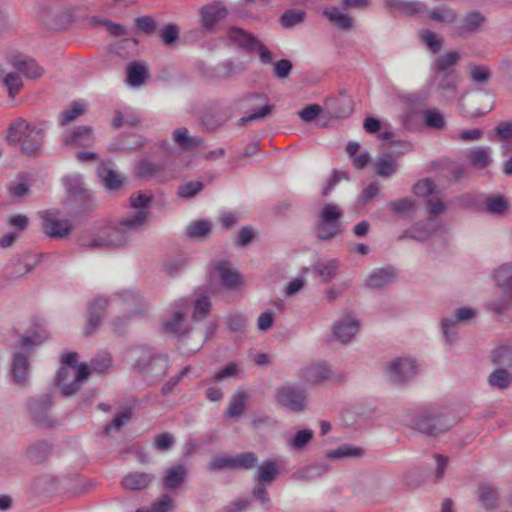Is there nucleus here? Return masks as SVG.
<instances>
[{"label":"nucleus","instance_id":"4468645a","mask_svg":"<svg viewBox=\"0 0 512 512\" xmlns=\"http://www.w3.org/2000/svg\"><path fill=\"white\" fill-rule=\"evenodd\" d=\"M299 377L309 384L317 385L333 379L334 373L326 362L320 361L303 366L299 370Z\"/></svg>","mask_w":512,"mask_h":512},{"label":"nucleus","instance_id":"338daca9","mask_svg":"<svg viewBox=\"0 0 512 512\" xmlns=\"http://www.w3.org/2000/svg\"><path fill=\"white\" fill-rule=\"evenodd\" d=\"M492 361L499 365H512V350L509 347H499L492 353Z\"/></svg>","mask_w":512,"mask_h":512},{"label":"nucleus","instance_id":"bf43d9fd","mask_svg":"<svg viewBox=\"0 0 512 512\" xmlns=\"http://www.w3.org/2000/svg\"><path fill=\"white\" fill-rule=\"evenodd\" d=\"M416 202L412 198H400L389 203V207L397 214L405 215L415 209Z\"/></svg>","mask_w":512,"mask_h":512},{"label":"nucleus","instance_id":"603ef678","mask_svg":"<svg viewBox=\"0 0 512 512\" xmlns=\"http://www.w3.org/2000/svg\"><path fill=\"white\" fill-rule=\"evenodd\" d=\"M242 372V366L236 362L228 363L224 368L217 371L212 377L213 382H220L229 378H235Z\"/></svg>","mask_w":512,"mask_h":512},{"label":"nucleus","instance_id":"9d476101","mask_svg":"<svg viewBox=\"0 0 512 512\" xmlns=\"http://www.w3.org/2000/svg\"><path fill=\"white\" fill-rule=\"evenodd\" d=\"M190 307L188 299L182 298L175 302L172 315L163 323L166 333L183 336L188 331V322L185 318L186 311Z\"/></svg>","mask_w":512,"mask_h":512},{"label":"nucleus","instance_id":"f03ea898","mask_svg":"<svg viewBox=\"0 0 512 512\" xmlns=\"http://www.w3.org/2000/svg\"><path fill=\"white\" fill-rule=\"evenodd\" d=\"M143 308L144 303L141 296L130 289L118 291L110 298L97 297L89 305L88 323L85 332L90 334L97 328L106 309L123 311L125 312V317L130 318L135 314L141 313Z\"/></svg>","mask_w":512,"mask_h":512},{"label":"nucleus","instance_id":"2f4dec72","mask_svg":"<svg viewBox=\"0 0 512 512\" xmlns=\"http://www.w3.org/2000/svg\"><path fill=\"white\" fill-rule=\"evenodd\" d=\"M435 230L433 226L432 218H429L425 222H419L414 224L409 230L405 231L401 238L409 237L419 241H425Z\"/></svg>","mask_w":512,"mask_h":512},{"label":"nucleus","instance_id":"2eb2a0df","mask_svg":"<svg viewBox=\"0 0 512 512\" xmlns=\"http://www.w3.org/2000/svg\"><path fill=\"white\" fill-rule=\"evenodd\" d=\"M42 227L46 235L52 238H63L71 231V224L68 220L61 219L51 211L41 214Z\"/></svg>","mask_w":512,"mask_h":512},{"label":"nucleus","instance_id":"8fccbe9b","mask_svg":"<svg viewBox=\"0 0 512 512\" xmlns=\"http://www.w3.org/2000/svg\"><path fill=\"white\" fill-rule=\"evenodd\" d=\"M429 17L435 21L450 24L455 22L457 14L454 9L447 6H439L433 8L429 12Z\"/></svg>","mask_w":512,"mask_h":512},{"label":"nucleus","instance_id":"f704fd0d","mask_svg":"<svg viewBox=\"0 0 512 512\" xmlns=\"http://www.w3.org/2000/svg\"><path fill=\"white\" fill-rule=\"evenodd\" d=\"M363 454L364 450L361 447L343 444L336 449L330 450L326 456L329 459H354L362 457Z\"/></svg>","mask_w":512,"mask_h":512},{"label":"nucleus","instance_id":"864d4df0","mask_svg":"<svg viewBox=\"0 0 512 512\" xmlns=\"http://www.w3.org/2000/svg\"><path fill=\"white\" fill-rule=\"evenodd\" d=\"M512 304V295L503 292L499 298H495L487 303L489 310L496 314L505 313Z\"/></svg>","mask_w":512,"mask_h":512},{"label":"nucleus","instance_id":"e2e57ef3","mask_svg":"<svg viewBox=\"0 0 512 512\" xmlns=\"http://www.w3.org/2000/svg\"><path fill=\"white\" fill-rule=\"evenodd\" d=\"M203 187V183L200 181H190L180 185L177 194L181 198L189 199L198 194Z\"/></svg>","mask_w":512,"mask_h":512},{"label":"nucleus","instance_id":"6ab92c4d","mask_svg":"<svg viewBox=\"0 0 512 512\" xmlns=\"http://www.w3.org/2000/svg\"><path fill=\"white\" fill-rule=\"evenodd\" d=\"M226 38L230 43L246 50L247 52H253L255 50V45H257V41L259 40L254 35L237 26H230L227 29Z\"/></svg>","mask_w":512,"mask_h":512},{"label":"nucleus","instance_id":"052dcab7","mask_svg":"<svg viewBox=\"0 0 512 512\" xmlns=\"http://www.w3.org/2000/svg\"><path fill=\"white\" fill-rule=\"evenodd\" d=\"M258 461V458L253 452H244L233 456L234 468L251 469Z\"/></svg>","mask_w":512,"mask_h":512},{"label":"nucleus","instance_id":"bb28decb","mask_svg":"<svg viewBox=\"0 0 512 512\" xmlns=\"http://www.w3.org/2000/svg\"><path fill=\"white\" fill-rule=\"evenodd\" d=\"M323 15L341 30H350L353 27V18L336 6L325 7Z\"/></svg>","mask_w":512,"mask_h":512},{"label":"nucleus","instance_id":"c85d7f7f","mask_svg":"<svg viewBox=\"0 0 512 512\" xmlns=\"http://www.w3.org/2000/svg\"><path fill=\"white\" fill-rule=\"evenodd\" d=\"M153 475L144 472L128 473L122 480V486L129 490L146 488L153 480Z\"/></svg>","mask_w":512,"mask_h":512},{"label":"nucleus","instance_id":"f8f14e48","mask_svg":"<svg viewBox=\"0 0 512 512\" xmlns=\"http://www.w3.org/2000/svg\"><path fill=\"white\" fill-rule=\"evenodd\" d=\"M244 100L247 102L252 112L240 119L242 125L253 121L264 119L272 114L273 106L269 104L268 98L264 94H249Z\"/></svg>","mask_w":512,"mask_h":512},{"label":"nucleus","instance_id":"c756f323","mask_svg":"<svg viewBox=\"0 0 512 512\" xmlns=\"http://www.w3.org/2000/svg\"><path fill=\"white\" fill-rule=\"evenodd\" d=\"M172 136L174 142L185 151H192L202 143L199 137L190 136L184 127L175 129Z\"/></svg>","mask_w":512,"mask_h":512},{"label":"nucleus","instance_id":"6e6d98bb","mask_svg":"<svg viewBox=\"0 0 512 512\" xmlns=\"http://www.w3.org/2000/svg\"><path fill=\"white\" fill-rule=\"evenodd\" d=\"M508 207L504 196H490L485 201V209L491 214H503Z\"/></svg>","mask_w":512,"mask_h":512},{"label":"nucleus","instance_id":"ea45409f","mask_svg":"<svg viewBox=\"0 0 512 512\" xmlns=\"http://www.w3.org/2000/svg\"><path fill=\"white\" fill-rule=\"evenodd\" d=\"M395 277L394 271L390 268H381L370 274L366 284L372 288H380L390 283Z\"/></svg>","mask_w":512,"mask_h":512},{"label":"nucleus","instance_id":"a878e982","mask_svg":"<svg viewBox=\"0 0 512 512\" xmlns=\"http://www.w3.org/2000/svg\"><path fill=\"white\" fill-rule=\"evenodd\" d=\"M30 181L27 175L19 174L16 179L7 185L9 197L14 201H20L30 194Z\"/></svg>","mask_w":512,"mask_h":512},{"label":"nucleus","instance_id":"1a4fd4ad","mask_svg":"<svg viewBox=\"0 0 512 512\" xmlns=\"http://www.w3.org/2000/svg\"><path fill=\"white\" fill-rule=\"evenodd\" d=\"M277 401L287 409L300 412L307 405V393L295 384H285L276 391Z\"/></svg>","mask_w":512,"mask_h":512},{"label":"nucleus","instance_id":"20e7f679","mask_svg":"<svg viewBox=\"0 0 512 512\" xmlns=\"http://www.w3.org/2000/svg\"><path fill=\"white\" fill-rule=\"evenodd\" d=\"M49 338L46 330H40L33 335L22 336L18 340V345L25 353L15 352L12 360V375L18 383H24L28 375L29 363L27 360V351L35 345H40Z\"/></svg>","mask_w":512,"mask_h":512},{"label":"nucleus","instance_id":"ddd939ff","mask_svg":"<svg viewBox=\"0 0 512 512\" xmlns=\"http://www.w3.org/2000/svg\"><path fill=\"white\" fill-rule=\"evenodd\" d=\"M417 372L416 361L409 357L395 358L388 366L389 377L395 383L406 382L413 378Z\"/></svg>","mask_w":512,"mask_h":512},{"label":"nucleus","instance_id":"774afa93","mask_svg":"<svg viewBox=\"0 0 512 512\" xmlns=\"http://www.w3.org/2000/svg\"><path fill=\"white\" fill-rule=\"evenodd\" d=\"M186 267L187 259L182 256L169 259L164 264L165 271L171 276L177 275L178 273L182 272Z\"/></svg>","mask_w":512,"mask_h":512},{"label":"nucleus","instance_id":"de8ad7c7","mask_svg":"<svg viewBox=\"0 0 512 512\" xmlns=\"http://www.w3.org/2000/svg\"><path fill=\"white\" fill-rule=\"evenodd\" d=\"M210 308V297L205 293L199 292L194 300L193 318L195 320L203 319L209 313Z\"/></svg>","mask_w":512,"mask_h":512},{"label":"nucleus","instance_id":"49530a36","mask_svg":"<svg viewBox=\"0 0 512 512\" xmlns=\"http://www.w3.org/2000/svg\"><path fill=\"white\" fill-rule=\"evenodd\" d=\"M314 433L310 429H302L295 433L293 437H291L287 445L296 451L303 450L306 445L313 439Z\"/></svg>","mask_w":512,"mask_h":512},{"label":"nucleus","instance_id":"4d7b16f0","mask_svg":"<svg viewBox=\"0 0 512 512\" xmlns=\"http://www.w3.org/2000/svg\"><path fill=\"white\" fill-rule=\"evenodd\" d=\"M488 138L491 141L512 140V122L504 121L499 123L494 129V133H490Z\"/></svg>","mask_w":512,"mask_h":512},{"label":"nucleus","instance_id":"39448f33","mask_svg":"<svg viewBox=\"0 0 512 512\" xmlns=\"http://www.w3.org/2000/svg\"><path fill=\"white\" fill-rule=\"evenodd\" d=\"M452 426L448 416L437 408H427L418 412L414 427L421 433L437 436L448 431Z\"/></svg>","mask_w":512,"mask_h":512},{"label":"nucleus","instance_id":"680f3d73","mask_svg":"<svg viewBox=\"0 0 512 512\" xmlns=\"http://www.w3.org/2000/svg\"><path fill=\"white\" fill-rule=\"evenodd\" d=\"M470 77L475 83H486L491 77V70L486 65H470Z\"/></svg>","mask_w":512,"mask_h":512},{"label":"nucleus","instance_id":"aec40b11","mask_svg":"<svg viewBox=\"0 0 512 512\" xmlns=\"http://www.w3.org/2000/svg\"><path fill=\"white\" fill-rule=\"evenodd\" d=\"M213 277H218L226 288H236L241 284V277L236 270H234L228 262L220 261L214 265L211 270Z\"/></svg>","mask_w":512,"mask_h":512},{"label":"nucleus","instance_id":"cd10ccee","mask_svg":"<svg viewBox=\"0 0 512 512\" xmlns=\"http://www.w3.org/2000/svg\"><path fill=\"white\" fill-rule=\"evenodd\" d=\"M460 57L461 55L457 51H449L439 55L433 63L436 76L439 77L444 73H452L451 68L459 61Z\"/></svg>","mask_w":512,"mask_h":512},{"label":"nucleus","instance_id":"3c124183","mask_svg":"<svg viewBox=\"0 0 512 512\" xmlns=\"http://www.w3.org/2000/svg\"><path fill=\"white\" fill-rule=\"evenodd\" d=\"M84 111V104L81 102H73L67 109L59 114V123L62 126L69 124L78 118Z\"/></svg>","mask_w":512,"mask_h":512},{"label":"nucleus","instance_id":"0eeeda50","mask_svg":"<svg viewBox=\"0 0 512 512\" xmlns=\"http://www.w3.org/2000/svg\"><path fill=\"white\" fill-rule=\"evenodd\" d=\"M89 375L90 370L86 364H80L78 367H61L57 374V385L63 395L70 396L80 388Z\"/></svg>","mask_w":512,"mask_h":512},{"label":"nucleus","instance_id":"c9c22d12","mask_svg":"<svg viewBox=\"0 0 512 512\" xmlns=\"http://www.w3.org/2000/svg\"><path fill=\"white\" fill-rule=\"evenodd\" d=\"M483 21L484 17L481 13L470 12L463 17L461 24L456 27L457 33L459 35L472 33L480 27Z\"/></svg>","mask_w":512,"mask_h":512},{"label":"nucleus","instance_id":"7c9ffc66","mask_svg":"<svg viewBox=\"0 0 512 512\" xmlns=\"http://www.w3.org/2000/svg\"><path fill=\"white\" fill-rule=\"evenodd\" d=\"M187 470L183 465H175L166 471L163 478V485L167 489H176L182 485L186 477Z\"/></svg>","mask_w":512,"mask_h":512},{"label":"nucleus","instance_id":"a19ab883","mask_svg":"<svg viewBox=\"0 0 512 512\" xmlns=\"http://www.w3.org/2000/svg\"><path fill=\"white\" fill-rule=\"evenodd\" d=\"M247 399L248 394L244 391L234 393L229 400L226 414L231 418L239 417L244 411Z\"/></svg>","mask_w":512,"mask_h":512},{"label":"nucleus","instance_id":"5701e85b","mask_svg":"<svg viewBox=\"0 0 512 512\" xmlns=\"http://www.w3.org/2000/svg\"><path fill=\"white\" fill-rule=\"evenodd\" d=\"M373 168L378 176L388 178L397 172L398 158L391 153H384L373 162Z\"/></svg>","mask_w":512,"mask_h":512},{"label":"nucleus","instance_id":"69168bd1","mask_svg":"<svg viewBox=\"0 0 512 512\" xmlns=\"http://www.w3.org/2000/svg\"><path fill=\"white\" fill-rule=\"evenodd\" d=\"M305 17V13L301 10H289L281 16V24L286 28H291L300 24Z\"/></svg>","mask_w":512,"mask_h":512},{"label":"nucleus","instance_id":"f257e3e1","mask_svg":"<svg viewBox=\"0 0 512 512\" xmlns=\"http://www.w3.org/2000/svg\"><path fill=\"white\" fill-rule=\"evenodd\" d=\"M152 196L147 193H137L130 197V209L116 226H107L96 232L81 235L78 244L82 248L97 249L119 247L127 243L130 235L138 231L145 223Z\"/></svg>","mask_w":512,"mask_h":512},{"label":"nucleus","instance_id":"37998d69","mask_svg":"<svg viewBox=\"0 0 512 512\" xmlns=\"http://www.w3.org/2000/svg\"><path fill=\"white\" fill-rule=\"evenodd\" d=\"M477 493L480 503L486 509H492L496 506L498 493L494 487L489 484H481Z\"/></svg>","mask_w":512,"mask_h":512},{"label":"nucleus","instance_id":"473e14b6","mask_svg":"<svg viewBox=\"0 0 512 512\" xmlns=\"http://www.w3.org/2000/svg\"><path fill=\"white\" fill-rule=\"evenodd\" d=\"M0 82L7 89L11 99H13L23 87V81L19 74L5 72L2 68H0Z\"/></svg>","mask_w":512,"mask_h":512},{"label":"nucleus","instance_id":"a18cd8bd","mask_svg":"<svg viewBox=\"0 0 512 512\" xmlns=\"http://www.w3.org/2000/svg\"><path fill=\"white\" fill-rule=\"evenodd\" d=\"M511 382L512 375L504 368H498L494 370L488 377L489 385L498 389L507 388Z\"/></svg>","mask_w":512,"mask_h":512},{"label":"nucleus","instance_id":"dca6fc26","mask_svg":"<svg viewBox=\"0 0 512 512\" xmlns=\"http://www.w3.org/2000/svg\"><path fill=\"white\" fill-rule=\"evenodd\" d=\"M360 329L359 320L352 314L340 317L333 324V335L341 343H349Z\"/></svg>","mask_w":512,"mask_h":512},{"label":"nucleus","instance_id":"58836bf2","mask_svg":"<svg viewBox=\"0 0 512 512\" xmlns=\"http://www.w3.org/2000/svg\"><path fill=\"white\" fill-rule=\"evenodd\" d=\"M496 284L503 292L512 295V266L504 264L494 274Z\"/></svg>","mask_w":512,"mask_h":512},{"label":"nucleus","instance_id":"b1692460","mask_svg":"<svg viewBox=\"0 0 512 512\" xmlns=\"http://www.w3.org/2000/svg\"><path fill=\"white\" fill-rule=\"evenodd\" d=\"M98 176L103 185L109 190H116L123 183V177L113 169L110 162H102L99 165Z\"/></svg>","mask_w":512,"mask_h":512},{"label":"nucleus","instance_id":"6e6552de","mask_svg":"<svg viewBox=\"0 0 512 512\" xmlns=\"http://www.w3.org/2000/svg\"><path fill=\"white\" fill-rule=\"evenodd\" d=\"M477 310L463 306L456 308L451 315L445 316L441 319V330L449 343H454L457 340L458 325L466 324L471 319L475 318Z\"/></svg>","mask_w":512,"mask_h":512},{"label":"nucleus","instance_id":"a211bd4d","mask_svg":"<svg viewBox=\"0 0 512 512\" xmlns=\"http://www.w3.org/2000/svg\"><path fill=\"white\" fill-rule=\"evenodd\" d=\"M131 357L135 359V366L140 370L144 369L146 366L153 369L156 365H162L163 372H165L167 368L166 357L162 355L153 356L151 350L146 346L131 350Z\"/></svg>","mask_w":512,"mask_h":512},{"label":"nucleus","instance_id":"72a5a7b5","mask_svg":"<svg viewBox=\"0 0 512 512\" xmlns=\"http://www.w3.org/2000/svg\"><path fill=\"white\" fill-rule=\"evenodd\" d=\"M385 5L405 15H413L423 10L424 5L419 1L408 0H384Z\"/></svg>","mask_w":512,"mask_h":512},{"label":"nucleus","instance_id":"e433bc0d","mask_svg":"<svg viewBox=\"0 0 512 512\" xmlns=\"http://www.w3.org/2000/svg\"><path fill=\"white\" fill-rule=\"evenodd\" d=\"M468 158L477 169H484L492 162L491 149L489 147H476L470 150Z\"/></svg>","mask_w":512,"mask_h":512},{"label":"nucleus","instance_id":"13d9d810","mask_svg":"<svg viewBox=\"0 0 512 512\" xmlns=\"http://www.w3.org/2000/svg\"><path fill=\"white\" fill-rule=\"evenodd\" d=\"M421 40L433 52L436 53L442 46V39L429 29H422L419 33Z\"/></svg>","mask_w":512,"mask_h":512},{"label":"nucleus","instance_id":"9b49d317","mask_svg":"<svg viewBox=\"0 0 512 512\" xmlns=\"http://www.w3.org/2000/svg\"><path fill=\"white\" fill-rule=\"evenodd\" d=\"M200 25L209 32L214 31L216 25L228 16V9L221 1H213L203 5L199 11Z\"/></svg>","mask_w":512,"mask_h":512},{"label":"nucleus","instance_id":"09e8293b","mask_svg":"<svg viewBox=\"0 0 512 512\" xmlns=\"http://www.w3.org/2000/svg\"><path fill=\"white\" fill-rule=\"evenodd\" d=\"M147 76L145 66L139 63H132L127 67V81L131 86L141 85Z\"/></svg>","mask_w":512,"mask_h":512},{"label":"nucleus","instance_id":"423d86ee","mask_svg":"<svg viewBox=\"0 0 512 512\" xmlns=\"http://www.w3.org/2000/svg\"><path fill=\"white\" fill-rule=\"evenodd\" d=\"M343 211L335 203H326L319 211L316 223V234L321 240H329L341 232Z\"/></svg>","mask_w":512,"mask_h":512},{"label":"nucleus","instance_id":"412c9836","mask_svg":"<svg viewBox=\"0 0 512 512\" xmlns=\"http://www.w3.org/2000/svg\"><path fill=\"white\" fill-rule=\"evenodd\" d=\"M10 62L14 68L30 79H36L42 76L41 68L34 59L26 55L12 56Z\"/></svg>","mask_w":512,"mask_h":512},{"label":"nucleus","instance_id":"393cba45","mask_svg":"<svg viewBox=\"0 0 512 512\" xmlns=\"http://www.w3.org/2000/svg\"><path fill=\"white\" fill-rule=\"evenodd\" d=\"M65 144L72 147H91L94 144L91 127L81 126L76 128L65 138Z\"/></svg>","mask_w":512,"mask_h":512},{"label":"nucleus","instance_id":"5fc2aeb1","mask_svg":"<svg viewBox=\"0 0 512 512\" xmlns=\"http://www.w3.org/2000/svg\"><path fill=\"white\" fill-rule=\"evenodd\" d=\"M62 182L66 189L73 195H78L85 191L83 178L80 174H69L63 177Z\"/></svg>","mask_w":512,"mask_h":512},{"label":"nucleus","instance_id":"f3484780","mask_svg":"<svg viewBox=\"0 0 512 512\" xmlns=\"http://www.w3.org/2000/svg\"><path fill=\"white\" fill-rule=\"evenodd\" d=\"M135 174L141 179H157L159 181H167L173 176H167L165 166L162 163H156L149 159L140 160L135 166Z\"/></svg>","mask_w":512,"mask_h":512},{"label":"nucleus","instance_id":"4c0bfd02","mask_svg":"<svg viewBox=\"0 0 512 512\" xmlns=\"http://www.w3.org/2000/svg\"><path fill=\"white\" fill-rule=\"evenodd\" d=\"M279 473L276 461L268 460L257 467L256 476L261 484H269L276 479Z\"/></svg>","mask_w":512,"mask_h":512},{"label":"nucleus","instance_id":"c03bdc74","mask_svg":"<svg viewBox=\"0 0 512 512\" xmlns=\"http://www.w3.org/2000/svg\"><path fill=\"white\" fill-rule=\"evenodd\" d=\"M212 224L210 221L205 219H199L192 221L186 227V234L190 238H202L208 235L211 231Z\"/></svg>","mask_w":512,"mask_h":512},{"label":"nucleus","instance_id":"79ce46f5","mask_svg":"<svg viewBox=\"0 0 512 512\" xmlns=\"http://www.w3.org/2000/svg\"><path fill=\"white\" fill-rule=\"evenodd\" d=\"M423 122L426 127L434 130H442L446 126L443 113L438 109H426L422 112Z\"/></svg>","mask_w":512,"mask_h":512},{"label":"nucleus","instance_id":"4be33fe9","mask_svg":"<svg viewBox=\"0 0 512 512\" xmlns=\"http://www.w3.org/2000/svg\"><path fill=\"white\" fill-rule=\"evenodd\" d=\"M314 273L323 281L330 282L339 273L340 261L338 259L318 260L312 267Z\"/></svg>","mask_w":512,"mask_h":512},{"label":"nucleus","instance_id":"0e129e2a","mask_svg":"<svg viewBox=\"0 0 512 512\" xmlns=\"http://www.w3.org/2000/svg\"><path fill=\"white\" fill-rule=\"evenodd\" d=\"M435 184L434 182L429 179H422L414 184L413 186V193L418 197H428V196H434L435 191Z\"/></svg>","mask_w":512,"mask_h":512},{"label":"nucleus","instance_id":"7ed1b4c3","mask_svg":"<svg viewBox=\"0 0 512 512\" xmlns=\"http://www.w3.org/2000/svg\"><path fill=\"white\" fill-rule=\"evenodd\" d=\"M43 139L44 130L22 118L13 121L7 131V140L10 143L21 144L23 152L28 155H36L42 147Z\"/></svg>","mask_w":512,"mask_h":512}]
</instances>
